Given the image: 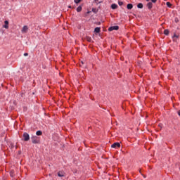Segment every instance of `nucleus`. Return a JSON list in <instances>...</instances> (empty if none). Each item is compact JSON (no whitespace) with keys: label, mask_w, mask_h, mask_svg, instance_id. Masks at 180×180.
<instances>
[{"label":"nucleus","mask_w":180,"mask_h":180,"mask_svg":"<svg viewBox=\"0 0 180 180\" xmlns=\"http://www.w3.org/2000/svg\"><path fill=\"white\" fill-rule=\"evenodd\" d=\"M28 27L27 25H24L21 30V33L22 34H26L28 32Z\"/></svg>","instance_id":"7ed1b4c3"},{"label":"nucleus","mask_w":180,"mask_h":180,"mask_svg":"<svg viewBox=\"0 0 180 180\" xmlns=\"http://www.w3.org/2000/svg\"><path fill=\"white\" fill-rule=\"evenodd\" d=\"M98 1V0H95V2L97 3Z\"/></svg>","instance_id":"bb28decb"},{"label":"nucleus","mask_w":180,"mask_h":180,"mask_svg":"<svg viewBox=\"0 0 180 180\" xmlns=\"http://www.w3.org/2000/svg\"><path fill=\"white\" fill-rule=\"evenodd\" d=\"M22 138L24 141H28L30 139V135L27 133H24L22 134Z\"/></svg>","instance_id":"f257e3e1"},{"label":"nucleus","mask_w":180,"mask_h":180,"mask_svg":"<svg viewBox=\"0 0 180 180\" xmlns=\"http://www.w3.org/2000/svg\"><path fill=\"white\" fill-rule=\"evenodd\" d=\"M164 34H165V35H169V30L168 29L165 30H164Z\"/></svg>","instance_id":"2eb2a0df"},{"label":"nucleus","mask_w":180,"mask_h":180,"mask_svg":"<svg viewBox=\"0 0 180 180\" xmlns=\"http://www.w3.org/2000/svg\"><path fill=\"white\" fill-rule=\"evenodd\" d=\"M117 7H118V6H117V4H112L111 5V8H112V10L117 9Z\"/></svg>","instance_id":"0eeeda50"},{"label":"nucleus","mask_w":180,"mask_h":180,"mask_svg":"<svg viewBox=\"0 0 180 180\" xmlns=\"http://www.w3.org/2000/svg\"><path fill=\"white\" fill-rule=\"evenodd\" d=\"M158 126H159L161 129L162 128V124H159Z\"/></svg>","instance_id":"393cba45"},{"label":"nucleus","mask_w":180,"mask_h":180,"mask_svg":"<svg viewBox=\"0 0 180 180\" xmlns=\"http://www.w3.org/2000/svg\"><path fill=\"white\" fill-rule=\"evenodd\" d=\"M31 141H32V143L34 144H37V143H39V140L38 139V138L37 136L31 137Z\"/></svg>","instance_id":"f03ea898"},{"label":"nucleus","mask_w":180,"mask_h":180,"mask_svg":"<svg viewBox=\"0 0 180 180\" xmlns=\"http://www.w3.org/2000/svg\"><path fill=\"white\" fill-rule=\"evenodd\" d=\"M82 11V6H79L77 8V13H79Z\"/></svg>","instance_id":"f8f14e48"},{"label":"nucleus","mask_w":180,"mask_h":180,"mask_svg":"<svg viewBox=\"0 0 180 180\" xmlns=\"http://www.w3.org/2000/svg\"><path fill=\"white\" fill-rule=\"evenodd\" d=\"M166 5H167V6L169 7V8H171L172 6V4L169 1H167V2L166 3Z\"/></svg>","instance_id":"dca6fc26"},{"label":"nucleus","mask_w":180,"mask_h":180,"mask_svg":"<svg viewBox=\"0 0 180 180\" xmlns=\"http://www.w3.org/2000/svg\"><path fill=\"white\" fill-rule=\"evenodd\" d=\"M158 0H151L152 3L155 4L157 2Z\"/></svg>","instance_id":"5701e85b"},{"label":"nucleus","mask_w":180,"mask_h":180,"mask_svg":"<svg viewBox=\"0 0 180 180\" xmlns=\"http://www.w3.org/2000/svg\"><path fill=\"white\" fill-rule=\"evenodd\" d=\"M86 40L88 41V42H91L92 41V38L91 37H86Z\"/></svg>","instance_id":"4468645a"},{"label":"nucleus","mask_w":180,"mask_h":180,"mask_svg":"<svg viewBox=\"0 0 180 180\" xmlns=\"http://www.w3.org/2000/svg\"><path fill=\"white\" fill-rule=\"evenodd\" d=\"M10 176H11V177H13V174L12 172H10Z\"/></svg>","instance_id":"b1692460"},{"label":"nucleus","mask_w":180,"mask_h":180,"mask_svg":"<svg viewBox=\"0 0 180 180\" xmlns=\"http://www.w3.org/2000/svg\"><path fill=\"white\" fill-rule=\"evenodd\" d=\"M119 30V26L118 25L111 26L108 28L109 32H112L113 30Z\"/></svg>","instance_id":"20e7f679"},{"label":"nucleus","mask_w":180,"mask_h":180,"mask_svg":"<svg viewBox=\"0 0 180 180\" xmlns=\"http://www.w3.org/2000/svg\"><path fill=\"white\" fill-rule=\"evenodd\" d=\"M147 7L148 8V9H151L153 8V3L152 2H148L147 4Z\"/></svg>","instance_id":"9d476101"},{"label":"nucleus","mask_w":180,"mask_h":180,"mask_svg":"<svg viewBox=\"0 0 180 180\" xmlns=\"http://www.w3.org/2000/svg\"><path fill=\"white\" fill-rule=\"evenodd\" d=\"M134 6L132 4H128L127 6V8L128 10H131L133 8Z\"/></svg>","instance_id":"6e6552de"},{"label":"nucleus","mask_w":180,"mask_h":180,"mask_svg":"<svg viewBox=\"0 0 180 180\" xmlns=\"http://www.w3.org/2000/svg\"><path fill=\"white\" fill-rule=\"evenodd\" d=\"M3 27H4L5 29H8L9 26L8 25L5 24L4 25H3Z\"/></svg>","instance_id":"a211bd4d"},{"label":"nucleus","mask_w":180,"mask_h":180,"mask_svg":"<svg viewBox=\"0 0 180 180\" xmlns=\"http://www.w3.org/2000/svg\"><path fill=\"white\" fill-rule=\"evenodd\" d=\"M118 4L120 6H123L124 3H123V1H118Z\"/></svg>","instance_id":"aec40b11"},{"label":"nucleus","mask_w":180,"mask_h":180,"mask_svg":"<svg viewBox=\"0 0 180 180\" xmlns=\"http://www.w3.org/2000/svg\"><path fill=\"white\" fill-rule=\"evenodd\" d=\"M65 173L62 171L58 172V176H59V177H63V176H65Z\"/></svg>","instance_id":"423d86ee"},{"label":"nucleus","mask_w":180,"mask_h":180,"mask_svg":"<svg viewBox=\"0 0 180 180\" xmlns=\"http://www.w3.org/2000/svg\"><path fill=\"white\" fill-rule=\"evenodd\" d=\"M178 115H179V116H180V111L178 112Z\"/></svg>","instance_id":"a878e982"},{"label":"nucleus","mask_w":180,"mask_h":180,"mask_svg":"<svg viewBox=\"0 0 180 180\" xmlns=\"http://www.w3.org/2000/svg\"><path fill=\"white\" fill-rule=\"evenodd\" d=\"M100 32H101V27H95V29H94V32H96V33H100Z\"/></svg>","instance_id":"1a4fd4ad"},{"label":"nucleus","mask_w":180,"mask_h":180,"mask_svg":"<svg viewBox=\"0 0 180 180\" xmlns=\"http://www.w3.org/2000/svg\"><path fill=\"white\" fill-rule=\"evenodd\" d=\"M82 0H74V2L75 4H79L81 2Z\"/></svg>","instance_id":"6ab92c4d"},{"label":"nucleus","mask_w":180,"mask_h":180,"mask_svg":"<svg viewBox=\"0 0 180 180\" xmlns=\"http://www.w3.org/2000/svg\"><path fill=\"white\" fill-rule=\"evenodd\" d=\"M36 135H37V136H41V135H42V131H37L36 132Z\"/></svg>","instance_id":"f3484780"},{"label":"nucleus","mask_w":180,"mask_h":180,"mask_svg":"<svg viewBox=\"0 0 180 180\" xmlns=\"http://www.w3.org/2000/svg\"><path fill=\"white\" fill-rule=\"evenodd\" d=\"M137 8H143V4L142 3H139L137 4Z\"/></svg>","instance_id":"ddd939ff"},{"label":"nucleus","mask_w":180,"mask_h":180,"mask_svg":"<svg viewBox=\"0 0 180 180\" xmlns=\"http://www.w3.org/2000/svg\"><path fill=\"white\" fill-rule=\"evenodd\" d=\"M4 24L8 25H9V22H8V20H5V21H4Z\"/></svg>","instance_id":"412c9836"},{"label":"nucleus","mask_w":180,"mask_h":180,"mask_svg":"<svg viewBox=\"0 0 180 180\" xmlns=\"http://www.w3.org/2000/svg\"><path fill=\"white\" fill-rule=\"evenodd\" d=\"M179 37V35H177L176 34H174L173 36V41H176V39Z\"/></svg>","instance_id":"9b49d317"},{"label":"nucleus","mask_w":180,"mask_h":180,"mask_svg":"<svg viewBox=\"0 0 180 180\" xmlns=\"http://www.w3.org/2000/svg\"><path fill=\"white\" fill-rule=\"evenodd\" d=\"M121 145L120 143H115L111 146V148H120Z\"/></svg>","instance_id":"39448f33"},{"label":"nucleus","mask_w":180,"mask_h":180,"mask_svg":"<svg viewBox=\"0 0 180 180\" xmlns=\"http://www.w3.org/2000/svg\"><path fill=\"white\" fill-rule=\"evenodd\" d=\"M23 56H24L25 57H27V56H28V53H23Z\"/></svg>","instance_id":"4be33fe9"},{"label":"nucleus","mask_w":180,"mask_h":180,"mask_svg":"<svg viewBox=\"0 0 180 180\" xmlns=\"http://www.w3.org/2000/svg\"><path fill=\"white\" fill-rule=\"evenodd\" d=\"M69 8H71V6H70Z\"/></svg>","instance_id":"cd10ccee"}]
</instances>
